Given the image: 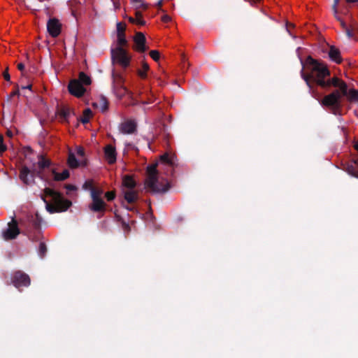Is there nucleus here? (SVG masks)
I'll list each match as a JSON object with an SVG mask.
<instances>
[{"instance_id":"1","label":"nucleus","mask_w":358,"mask_h":358,"mask_svg":"<svg viewBox=\"0 0 358 358\" xmlns=\"http://www.w3.org/2000/svg\"><path fill=\"white\" fill-rule=\"evenodd\" d=\"M308 73H305L303 68L301 71V76L306 82L310 90L313 85L320 87L322 90L329 92L332 87L335 90L320 99L314 95L320 103L325 108L331 109L334 114L343 106V101L345 98L350 102L358 101V90L349 89L348 84L336 76H331V72L327 64L323 61L315 59L308 56L306 60Z\"/></svg>"},{"instance_id":"2","label":"nucleus","mask_w":358,"mask_h":358,"mask_svg":"<svg viewBox=\"0 0 358 358\" xmlns=\"http://www.w3.org/2000/svg\"><path fill=\"white\" fill-rule=\"evenodd\" d=\"M41 199L45 203L46 210L50 213L64 212L72 205L71 201L64 199L61 193L49 187L45 188Z\"/></svg>"},{"instance_id":"3","label":"nucleus","mask_w":358,"mask_h":358,"mask_svg":"<svg viewBox=\"0 0 358 358\" xmlns=\"http://www.w3.org/2000/svg\"><path fill=\"white\" fill-rule=\"evenodd\" d=\"M157 167V163L147 166V177L144 183L145 188L153 194L165 193L169 189L170 185L169 182L163 185L159 182Z\"/></svg>"},{"instance_id":"4","label":"nucleus","mask_w":358,"mask_h":358,"mask_svg":"<svg viewBox=\"0 0 358 358\" xmlns=\"http://www.w3.org/2000/svg\"><path fill=\"white\" fill-rule=\"evenodd\" d=\"M111 59L113 64H118L124 69L130 65L131 56L122 47H117L111 50Z\"/></svg>"},{"instance_id":"5","label":"nucleus","mask_w":358,"mask_h":358,"mask_svg":"<svg viewBox=\"0 0 358 358\" xmlns=\"http://www.w3.org/2000/svg\"><path fill=\"white\" fill-rule=\"evenodd\" d=\"M20 234V229L15 217H12L10 222L8 223V228L2 232V236L4 240L9 241L17 238Z\"/></svg>"},{"instance_id":"6","label":"nucleus","mask_w":358,"mask_h":358,"mask_svg":"<svg viewBox=\"0 0 358 358\" xmlns=\"http://www.w3.org/2000/svg\"><path fill=\"white\" fill-rule=\"evenodd\" d=\"M12 283L15 287L19 289L21 287H28L31 283V280L27 274L21 271H17L13 275Z\"/></svg>"},{"instance_id":"7","label":"nucleus","mask_w":358,"mask_h":358,"mask_svg":"<svg viewBox=\"0 0 358 358\" xmlns=\"http://www.w3.org/2000/svg\"><path fill=\"white\" fill-rule=\"evenodd\" d=\"M69 93L76 97H81L86 92L85 88L81 85L79 80L76 79L71 80L68 85Z\"/></svg>"},{"instance_id":"8","label":"nucleus","mask_w":358,"mask_h":358,"mask_svg":"<svg viewBox=\"0 0 358 358\" xmlns=\"http://www.w3.org/2000/svg\"><path fill=\"white\" fill-rule=\"evenodd\" d=\"M31 228L34 231L32 232L31 229H27L25 234L32 241H38L41 233V224L37 220L35 219L31 220Z\"/></svg>"},{"instance_id":"9","label":"nucleus","mask_w":358,"mask_h":358,"mask_svg":"<svg viewBox=\"0 0 358 358\" xmlns=\"http://www.w3.org/2000/svg\"><path fill=\"white\" fill-rule=\"evenodd\" d=\"M62 25L56 18H51L47 23V29L50 35L54 38L58 36L61 32Z\"/></svg>"},{"instance_id":"10","label":"nucleus","mask_w":358,"mask_h":358,"mask_svg":"<svg viewBox=\"0 0 358 358\" xmlns=\"http://www.w3.org/2000/svg\"><path fill=\"white\" fill-rule=\"evenodd\" d=\"M20 179L26 185H29L34 182V173L31 172L29 169L23 166L20 171Z\"/></svg>"},{"instance_id":"11","label":"nucleus","mask_w":358,"mask_h":358,"mask_svg":"<svg viewBox=\"0 0 358 358\" xmlns=\"http://www.w3.org/2000/svg\"><path fill=\"white\" fill-rule=\"evenodd\" d=\"M119 129L124 134H132L136 131L137 124L134 120H128L120 124Z\"/></svg>"},{"instance_id":"12","label":"nucleus","mask_w":358,"mask_h":358,"mask_svg":"<svg viewBox=\"0 0 358 358\" xmlns=\"http://www.w3.org/2000/svg\"><path fill=\"white\" fill-rule=\"evenodd\" d=\"M89 209L94 213H101L106 211V203L103 199H92V203L89 205Z\"/></svg>"},{"instance_id":"13","label":"nucleus","mask_w":358,"mask_h":358,"mask_svg":"<svg viewBox=\"0 0 358 358\" xmlns=\"http://www.w3.org/2000/svg\"><path fill=\"white\" fill-rule=\"evenodd\" d=\"M135 43L136 49L140 52H144L146 51L147 48L145 46L146 38L145 35L142 32H136L134 38Z\"/></svg>"},{"instance_id":"14","label":"nucleus","mask_w":358,"mask_h":358,"mask_svg":"<svg viewBox=\"0 0 358 358\" xmlns=\"http://www.w3.org/2000/svg\"><path fill=\"white\" fill-rule=\"evenodd\" d=\"M112 78H113V87L115 89L120 88V90L122 91L120 92V94L121 95L124 94L127 91V89L123 85L124 79L123 78L122 75L120 73H115V71H113Z\"/></svg>"},{"instance_id":"15","label":"nucleus","mask_w":358,"mask_h":358,"mask_svg":"<svg viewBox=\"0 0 358 358\" xmlns=\"http://www.w3.org/2000/svg\"><path fill=\"white\" fill-rule=\"evenodd\" d=\"M104 155L108 164H113L116 162L117 152L112 145H107L104 148Z\"/></svg>"},{"instance_id":"16","label":"nucleus","mask_w":358,"mask_h":358,"mask_svg":"<svg viewBox=\"0 0 358 358\" xmlns=\"http://www.w3.org/2000/svg\"><path fill=\"white\" fill-rule=\"evenodd\" d=\"M57 114L62 122H69L71 116L75 115L74 111L66 106L59 108Z\"/></svg>"},{"instance_id":"17","label":"nucleus","mask_w":358,"mask_h":358,"mask_svg":"<svg viewBox=\"0 0 358 358\" xmlns=\"http://www.w3.org/2000/svg\"><path fill=\"white\" fill-rule=\"evenodd\" d=\"M328 55L330 60L336 64H341L343 61L340 50L334 45L329 46Z\"/></svg>"},{"instance_id":"18","label":"nucleus","mask_w":358,"mask_h":358,"mask_svg":"<svg viewBox=\"0 0 358 358\" xmlns=\"http://www.w3.org/2000/svg\"><path fill=\"white\" fill-rule=\"evenodd\" d=\"M67 164L71 169H76L79 166H85L87 162L85 159L79 162L76 159L75 154L70 152L68 156Z\"/></svg>"},{"instance_id":"19","label":"nucleus","mask_w":358,"mask_h":358,"mask_svg":"<svg viewBox=\"0 0 358 358\" xmlns=\"http://www.w3.org/2000/svg\"><path fill=\"white\" fill-rule=\"evenodd\" d=\"M51 173L53 175L54 180L55 181H64V180H66L70 176L69 171L67 169H64L62 171V173H59L56 171V170L55 169H52Z\"/></svg>"},{"instance_id":"20","label":"nucleus","mask_w":358,"mask_h":358,"mask_svg":"<svg viewBox=\"0 0 358 358\" xmlns=\"http://www.w3.org/2000/svg\"><path fill=\"white\" fill-rule=\"evenodd\" d=\"M340 22V24L343 29V30L345 31L346 36L348 38H354V32L352 31V27L350 26V24L349 26L343 21V19L338 21Z\"/></svg>"},{"instance_id":"21","label":"nucleus","mask_w":358,"mask_h":358,"mask_svg":"<svg viewBox=\"0 0 358 358\" xmlns=\"http://www.w3.org/2000/svg\"><path fill=\"white\" fill-rule=\"evenodd\" d=\"M124 199L129 203H134L138 199V194L136 191L132 189L125 192Z\"/></svg>"},{"instance_id":"22","label":"nucleus","mask_w":358,"mask_h":358,"mask_svg":"<svg viewBox=\"0 0 358 358\" xmlns=\"http://www.w3.org/2000/svg\"><path fill=\"white\" fill-rule=\"evenodd\" d=\"M123 185L124 187L132 189L136 187V183L131 176L126 175L123 178Z\"/></svg>"},{"instance_id":"23","label":"nucleus","mask_w":358,"mask_h":358,"mask_svg":"<svg viewBox=\"0 0 358 358\" xmlns=\"http://www.w3.org/2000/svg\"><path fill=\"white\" fill-rule=\"evenodd\" d=\"M92 115V110L90 108H86L83 111V115L82 117H80L79 120L83 124H86L89 122L90 117Z\"/></svg>"},{"instance_id":"24","label":"nucleus","mask_w":358,"mask_h":358,"mask_svg":"<svg viewBox=\"0 0 358 358\" xmlns=\"http://www.w3.org/2000/svg\"><path fill=\"white\" fill-rule=\"evenodd\" d=\"M38 167L41 170L49 168L51 165V161L48 159L45 158L43 156L40 157V159L38 162Z\"/></svg>"},{"instance_id":"25","label":"nucleus","mask_w":358,"mask_h":358,"mask_svg":"<svg viewBox=\"0 0 358 358\" xmlns=\"http://www.w3.org/2000/svg\"><path fill=\"white\" fill-rule=\"evenodd\" d=\"M77 80H79L81 83V85H89L91 84V78L90 76H88L85 73L80 72L79 73L78 79Z\"/></svg>"},{"instance_id":"26","label":"nucleus","mask_w":358,"mask_h":358,"mask_svg":"<svg viewBox=\"0 0 358 358\" xmlns=\"http://www.w3.org/2000/svg\"><path fill=\"white\" fill-rule=\"evenodd\" d=\"M149 69V65L146 62H143L142 69H138L137 73L142 79H145L147 78V71Z\"/></svg>"},{"instance_id":"27","label":"nucleus","mask_w":358,"mask_h":358,"mask_svg":"<svg viewBox=\"0 0 358 358\" xmlns=\"http://www.w3.org/2000/svg\"><path fill=\"white\" fill-rule=\"evenodd\" d=\"M350 26L352 27V31L354 32L353 38L358 39V21L355 20L353 18H351Z\"/></svg>"},{"instance_id":"28","label":"nucleus","mask_w":358,"mask_h":358,"mask_svg":"<svg viewBox=\"0 0 358 358\" xmlns=\"http://www.w3.org/2000/svg\"><path fill=\"white\" fill-rule=\"evenodd\" d=\"M131 1L136 9L143 8L146 10L148 8V5L142 0H131Z\"/></svg>"},{"instance_id":"29","label":"nucleus","mask_w":358,"mask_h":358,"mask_svg":"<svg viewBox=\"0 0 358 358\" xmlns=\"http://www.w3.org/2000/svg\"><path fill=\"white\" fill-rule=\"evenodd\" d=\"M103 194V190L101 189L94 188L91 191V198L94 199H101V195Z\"/></svg>"},{"instance_id":"30","label":"nucleus","mask_w":358,"mask_h":358,"mask_svg":"<svg viewBox=\"0 0 358 358\" xmlns=\"http://www.w3.org/2000/svg\"><path fill=\"white\" fill-rule=\"evenodd\" d=\"M39 256L43 258L45 257L47 252V246L45 243L41 242L39 244L38 250Z\"/></svg>"},{"instance_id":"31","label":"nucleus","mask_w":358,"mask_h":358,"mask_svg":"<svg viewBox=\"0 0 358 358\" xmlns=\"http://www.w3.org/2000/svg\"><path fill=\"white\" fill-rule=\"evenodd\" d=\"M117 43L118 46L117 47H124L127 45V41L125 37V34H117Z\"/></svg>"},{"instance_id":"32","label":"nucleus","mask_w":358,"mask_h":358,"mask_svg":"<svg viewBox=\"0 0 358 358\" xmlns=\"http://www.w3.org/2000/svg\"><path fill=\"white\" fill-rule=\"evenodd\" d=\"M126 29V24L122 22L117 23V34H125L124 31Z\"/></svg>"},{"instance_id":"33","label":"nucleus","mask_w":358,"mask_h":358,"mask_svg":"<svg viewBox=\"0 0 358 358\" xmlns=\"http://www.w3.org/2000/svg\"><path fill=\"white\" fill-rule=\"evenodd\" d=\"M83 188L86 190L90 189L91 192L92 189L94 188L93 186V181L92 180L85 181L83 185Z\"/></svg>"},{"instance_id":"34","label":"nucleus","mask_w":358,"mask_h":358,"mask_svg":"<svg viewBox=\"0 0 358 358\" xmlns=\"http://www.w3.org/2000/svg\"><path fill=\"white\" fill-rule=\"evenodd\" d=\"M150 56L152 57V59H154L155 61H158L159 59V57H160V54H159V52L157 51V50H151L150 52Z\"/></svg>"},{"instance_id":"35","label":"nucleus","mask_w":358,"mask_h":358,"mask_svg":"<svg viewBox=\"0 0 358 358\" xmlns=\"http://www.w3.org/2000/svg\"><path fill=\"white\" fill-rule=\"evenodd\" d=\"M161 160L166 164H168L169 165H173L172 159L170 158L169 155L167 153L161 156Z\"/></svg>"},{"instance_id":"36","label":"nucleus","mask_w":358,"mask_h":358,"mask_svg":"<svg viewBox=\"0 0 358 358\" xmlns=\"http://www.w3.org/2000/svg\"><path fill=\"white\" fill-rule=\"evenodd\" d=\"M20 90H19V87H18V85L16 84L15 85V90H13L12 92H10V94L8 96V100L9 101L13 96H20Z\"/></svg>"},{"instance_id":"37","label":"nucleus","mask_w":358,"mask_h":358,"mask_svg":"<svg viewBox=\"0 0 358 358\" xmlns=\"http://www.w3.org/2000/svg\"><path fill=\"white\" fill-rule=\"evenodd\" d=\"M7 150L6 145L3 143V136L0 134V153L4 152Z\"/></svg>"},{"instance_id":"38","label":"nucleus","mask_w":358,"mask_h":358,"mask_svg":"<svg viewBox=\"0 0 358 358\" xmlns=\"http://www.w3.org/2000/svg\"><path fill=\"white\" fill-rule=\"evenodd\" d=\"M105 196L108 201H113L115 197V194L113 192H107Z\"/></svg>"},{"instance_id":"39","label":"nucleus","mask_w":358,"mask_h":358,"mask_svg":"<svg viewBox=\"0 0 358 358\" xmlns=\"http://www.w3.org/2000/svg\"><path fill=\"white\" fill-rule=\"evenodd\" d=\"M17 69H18L21 71V73H22V80H21L22 81V80H23V79H24V77L25 76V73H24V64H22V63H19V64H17Z\"/></svg>"},{"instance_id":"40","label":"nucleus","mask_w":358,"mask_h":358,"mask_svg":"<svg viewBox=\"0 0 358 358\" xmlns=\"http://www.w3.org/2000/svg\"><path fill=\"white\" fill-rule=\"evenodd\" d=\"M348 171L352 176L358 178V171H355L353 166L348 167Z\"/></svg>"},{"instance_id":"41","label":"nucleus","mask_w":358,"mask_h":358,"mask_svg":"<svg viewBox=\"0 0 358 358\" xmlns=\"http://www.w3.org/2000/svg\"><path fill=\"white\" fill-rule=\"evenodd\" d=\"M3 78L6 80V81H10V76L8 73V68L6 69V71L3 73Z\"/></svg>"},{"instance_id":"42","label":"nucleus","mask_w":358,"mask_h":358,"mask_svg":"<svg viewBox=\"0 0 358 358\" xmlns=\"http://www.w3.org/2000/svg\"><path fill=\"white\" fill-rule=\"evenodd\" d=\"M77 155L80 157H84L85 156V150L82 147L77 148L76 150Z\"/></svg>"},{"instance_id":"43","label":"nucleus","mask_w":358,"mask_h":358,"mask_svg":"<svg viewBox=\"0 0 358 358\" xmlns=\"http://www.w3.org/2000/svg\"><path fill=\"white\" fill-rule=\"evenodd\" d=\"M171 20V17L166 14L164 15L162 17V22H165V23H167L169 22H170Z\"/></svg>"},{"instance_id":"44","label":"nucleus","mask_w":358,"mask_h":358,"mask_svg":"<svg viewBox=\"0 0 358 358\" xmlns=\"http://www.w3.org/2000/svg\"><path fill=\"white\" fill-rule=\"evenodd\" d=\"M136 24L143 26L145 24V21L143 18L136 19Z\"/></svg>"},{"instance_id":"45","label":"nucleus","mask_w":358,"mask_h":358,"mask_svg":"<svg viewBox=\"0 0 358 358\" xmlns=\"http://www.w3.org/2000/svg\"><path fill=\"white\" fill-rule=\"evenodd\" d=\"M340 0H334V3L332 5V10H336L338 9V6L339 4Z\"/></svg>"},{"instance_id":"46","label":"nucleus","mask_w":358,"mask_h":358,"mask_svg":"<svg viewBox=\"0 0 358 358\" xmlns=\"http://www.w3.org/2000/svg\"><path fill=\"white\" fill-rule=\"evenodd\" d=\"M65 187L69 191H73L76 189V187L73 185H66Z\"/></svg>"},{"instance_id":"47","label":"nucleus","mask_w":358,"mask_h":358,"mask_svg":"<svg viewBox=\"0 0 358 358\" xmlns=\"http://www.w3.org/2000/svg\"><path fill=\"white\" fill-rule=\"evenodd\" d=\"M135 18L136 19L143 18V15H142L141 12H140L138 10H136Z\"/></svg>"},{"instance_id":"48","label":"nucleus","mask_w":358,"mask_h":358,"mask_svg":"<svg viewBox=\"0 0 358 358\" xmlns=\"http://www.w3.org/2000/svg\"><path fill=\"white\" fill-rule=\"evenodd\" d=\"M334 17L336 19L337 21H339L341 20V17L338 15V9H336V10H333Z\"/></svg>"},{"instance_id":"49","label":"nucleus","mask_w":358,"mask_h":358,"mask_svg":"<svg viewBox=\"0 0 358 358\" xmlns=\"http://www.w3.org/2000/svg\"><path fill=\"white\" fill-rule=\"evenodd\" d=\"M247 2H249L251 5H255L256 3H259L262 0H245Z\"/></svg>"},{"instance_id":"50","label":"nucleus","mask_w":358,"mask_h":358,"mask_svg":"<svg viewBox=\"0 0 358 358\" xmlns=\"http://www.w3.org/2000/svg\"><path fill=\"white\" fill-rule=\"evenodd\" d=\"M128 20L131 23L136 24V19L135 17H129Z\"/></svg>"},{"instance_id":"51","label":"nucleus","mask_w":358,"mask_h":358,"mask_svg":"<svg viewBox=\"0 0 358 358\" xmlns=\"http://www.w3.org/2000/svg\"><path fill=\"white\" fill-rule=\"evenodd\" d=\"M31 88H32V85L31 84H29L27 86H22V89H28L29 90H31Z\"/></svg>"},{"instance_id":"52","label":"nucleus","mask_w":358,"mask_h":358,"mask_svg":"<svg viewBox=\"0 0 358 358\" xmlns=\"http://www.w3.org/2000/svg\"><path fill=\"white\" fill-rule=\"evenodd\" d=\"M293 26H294V25H293L292 24H290V23H289V22H287V24H286V27H287V31H288L289 32V27H293Z\"/></svg>"},{"instance_id":"53","label":"nucleus","mask_w":358,"mask_h":358,"mask_svg":"<svg viewBox=\"0 0 358 358\" xmlns=\"http://www.w3.org/2000/svg\"><path fill=\"white\" fill-rule=\"evenodd\" d=\"M108 108V103L106 101H104V105L103 106V110H105Z\"/></svg>"},{"instance_id":"54","label":"nucleus","mask_w":358,"mask_h":358,"mask_svg":"<svg viewBox=\"0 0 358 358\" xmlns=\"http://www.w3.org/2000/svg\"><path fill=\"white\" fill-rule=\"evenodd\" d=\"M6 134H7V136H9V137H12V136H13V133H12V131H10V130H8V131H7Z\"/></svg>"},{"instance_id":"55","label":"nucleus","mask_w":358,"mask_h":358,"mask_svg":"<svg viewBox=\"0 0 358 358\" xmlns=\"http://www.w3.org/2000/svg\"><path fill=\"white\" fill-rule=\"evenodd\" d=\"M162 5V1L160 0L159 1H158L157 6L158 8H161Z\"/></svg>"},{"instance_id":"56","label":"nucleus","mask_w":358,"mask_h":358,"mask_svg":"<svg viewBox=\"0 0 358 358\" xmlns=\"http://www.w3.org/2000/svg\"><path fill=\"white\" fill-rule=\"evenodd\" d=\"M348 3H355L357 2L358 0H345Z\"/></svg>"},{"instance_id":"57","label":"nucleus","mask_w":358,"mask_h":358,"mask_svg":"<svg viewBox=\"0 0 358 358\" xmlns=\"http://www.w3.org/2000/svg\"><path fill=\"white\" fill-rule=\"evenodd\" d=\"M355 149L358 151V142H357L354 145Z\"/></svg>"},{"instance_id":"58","label":"nucleus","mask_w":358,"mask_h":358,"mask_svg":"<svg viewBox=\"0 0 358 358\" xmlns=\"http://www.w3.org/2000/svg\"><path fill=\"white\" fill-rule=\"evenodd\" d=\"M353 162H354V164L358 166V159H355Z\"/></svg>"},{"instance_id":"59","label":"nucleus","mask_w":358,"mask_h":358,"mask_svg":"<svg viewBox=\"0 0 358 358\" xmlns=\"http://www.w3.org/2000/svg\"><path fill=\"white\" fill-rule=\"evenodd\" d=\"M123 225L125 226L126 227H129V224H127L124 221L122 222Z\"/></svg>"},{"instance_id":"60","label":"nucleus","mask_w":358,"mask_h":358,"mask_svg":"<svg viewBox=\"0 0 358 358\" xmlns=\"http://www.w3.org/2000/svg\"><path fill=\"white\" fill-rule=\"evenodd\" d=\"M37 175L41 177V171H39L38 173H37Z\"/></svg>"},{"instance_id":"61","label":"nucleus","mask_w":358,"mask_h":358,"mask_svg":"<svg viewBox=\"0 0 358 358\" xmlns=\"http://www.w3.org/2000/svg\"><path fill=\"white\" fill-rule=\"evenodd\" d=\"M127 209H128V210H132V208H127Z\"/></svg>"},{"instance_id":"62","label":"nucleus","mask_w":358,"mask_h":358,"mask_svg":"<svg viewBox=\"0 0 358 358\" xmlns=\"http://www.w3.org/2000/svg\"><path fill=\"white\" fill-rule=\"evenodd\" d=\"M114 4L116 7H117V4L116 3L114 2Z\"/></svg>"}]
</instances>
